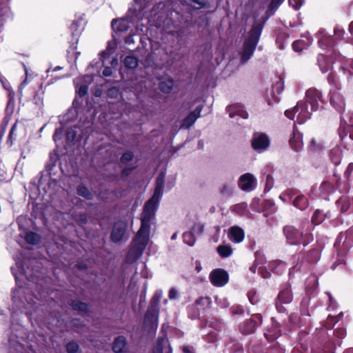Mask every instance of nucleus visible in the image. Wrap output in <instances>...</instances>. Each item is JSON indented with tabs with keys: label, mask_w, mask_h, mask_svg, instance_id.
<instances>
[{
	"label": "nucleus",
	"mask_w": 353,
	"mask_h": 353,
	"mask_svg": "<svg viewBox=\"0 0 353 353\" xmlns=\"http://www.w3.org/2000/svg\"><path fill=\"white\" fill-rule=\"evenodd\" d=\"M183 239L185 243L190 246L194 245L195 237L192 232H186L183 234Z\"/></svg>",
	"instance_id": "obj_39"
},
{
	"label": "nucleus",
	"mask_w": 353,
	"mask_h": 353,
	"mask_svg": "<svg viewBox=\"0 0 353 353\" xmlns=\"http://www.w3.org/2000/svg\"><path fill=\"white\" fill-rule=\"evenodd\" d=\"M284 79L281 77H276L272 88H284Z\"/></svg>",
	"instance_id": "obj_48"
},
{
	"label": "nucleus",
	"mask_w": 353,
	"mask_h": 353,
	"mask_svg": "<svg viewBox=\"0 0 353 353\" xmlns=\"http://www.w3.org/2000/svg\"><path fill=\"white\" fill-rule=\"evenodd\" d=\"M10 0H0V18L4 20L9 15L10 8L8 3Z\"/></svg>",
	"instance_id": "obj_32"
},
{
	"label": "nucleus",
	"mask_w": 353,
	"mask_h": 353,
	"mask_svg": "<svg viewBox=\"0 0 353 353\" xmlns=\"http://www.w3.org/2000/svg\"><path fill=\"white\" fill-rule=\"evenodd\" d=\"M26 241L27 243L31 245H38L41 241V236L36 232H28L26 235Z\"/></svg>",
	"instance_id": "obj_31"
},
{
	"label": "nucleus",
	"mask_w": 353,
	"mask_h": 353,
	"mask_svg": "<svg viewBox=\"0 0 353 353\" xmlns=\"http://www.w3.org/2000/svg\"><path fill=\"white\" fill-rule=\"evenodd\" d=\"M292 301V295L290 288L288 285L283 286L276 301V307L278 311L280 312H284L285 309L283 307V304L290 303Z\"/></svg>",
	"instance_id": "obj_6"
},
{
	"label": "nucleus",
	"mask_w": 353,
	"mask_h": 353,
	"mask_svg": "<svg viewBox=\"0 0 353 353\" xmlns=\"http://www.w3.org/2000/svg\"><path fill=\"white\" fill-rule=\"evenodd\" d=\"M274 185V179L270 174L266 176L265 190H270Z\"/></svg>",
	"instance_id": "obj_50"
},
{
	"label": "nucleus",
	"mask_w": 353,
	"mask_h": 353,
	"mask_svg": "<svg viewBox=\"0 0 353 353\" xmlns=\"http://www.w3.org/2000/svg\"><path fill=\"white\" fill-rule=\"evenodd\" d=\"M125 347V339L120 336L115 339L112 345V350L115 353H121Z\"/></svg>",
	"instance_id": "obj_26"
},
{
	"label": "nucleus",
	"mask_w": 353,
	"mask_h": 353,
	"mask_svg": "<svg viewBox=\"0 0 353 353\" xmlns=\"http://www.w3.org/2000/svg\"><path fill=\"white\" fill-rule=\"evenodd\" d=\"M283 1L284 0H272L267 10V14L272 15Z\"/></svg>",
	"instance_id": "obj_38"
},
{
	"label": "nucleus",
	"mask_w": 353,
	"mask_h": 353,
	"mask_svg": "<svg viewBox=\"0 0 353 353\" xmlns=\"http://www.w3.org/2000/svg\"><path fill=\"white\" fill-rule=\"evenodd\" d=\"M270 145L268 136L263 133H255L252 141V148L259 152L264 151Z\"/></svg>",
	"instance_id": "obj_8"
},
{
	"label": "nucleus",
	"mask_w": 353,
	"mask_h": 353,
	"mask_svg": "<svg viewBox=\"0 0 353 353\" xmlns=\"http://www.w3.org/2000/svg\"><path fill=\"white\" fill-rule=\"evenodd\" d=\"M125 43L126 44H131V43H134V35L133 34H130L129 35L128 37H127L125 39Z\"/></svg>",
	"instance_id": "obj_64"
},
{
	"label": "nucleus",
	"mask_w": 353,
	"mask_h": 353,
	"mask_svg": "<svg viewBox=\"0 0 353 353\" xmlns=\"http://www.w3.org/2000/svg\"><path fill=\"white\" fill-rule=\"evenodd\" d=\"M227 112L229 113L230 118L238 115L243 119L248 118V113L243 109V107L239 104H234L227 107Z\"/></svg>",
	"instance_id": "obj_19"
},
{
	"label": "nucleus",
	"mask_w": 353,
	"mask_h": 353,
	"mask_svg": "<svg viewBox=\"0 0 353 353\" xmlns=\"http://www.w3.org/2000/svg\"><path fill=\"white\" fill-rule=\"evenodd\" d=\"M16 125H17V123H15L13 125V126L12 127V128H11V130H10V131L9 132L8 138V140H7V143L10 144V145H12L13 144L12 137H13L15 128H16Z\"/></svg>",
	"instance_id": "obj_52"
},
{
	"label": "nucleus",
	"mask_w": 353,
	"mask_h": 353,
	"mask_svg": "<svg viewBox=\"0 0 353 353\" xmlns=\"http://www.w3.org/2000/svg\"><path fill=\"white\" fill-rule=\"evenodd\" d=\"M71 306L74 310L83 312H86L88 309V304L81 301H73L71 303Z\"/></svg>",
	"instance_id": "obj_37"
},
{
	"label": "nucleus",
	"mask_w": 353,
	"mask_h": 353,
	"mask_svg": "<svg viewBox=\"0 0 353 353\" xmlns=\"http://www.w3.org/2000/svg\"><path fill=\"white\" fill-rule=\"evenodd\" d=\"M8 250L14 261L10 270L14 277L16 288L11 292L12 312L11 314L10 334L8 340L9 353H22V325L21 314L22 306V222L21 216L16 223H12L7 230Z\"/></svg>",
	"instance_id": "obj_1"
},
{
	"label": "nucleus",
	"mask_w": 353,
	"mask_h": 353,
	"mask_svg": "<svg viewBox=\"0 0 353 353\" xmlns=\"http://www.w3.org/2000/svg\"><path fill=\"white\" fill-rule=\"evenodd\" d=\"M134 154L132 152H125L121 157V161L122 163H128L132 160Z\"/></svg>",
	"instance_id": "obj_47"
},
{
	"label": "nucleus",
	"mask_w": 353,
	"mask_h": 353,
	"mask_svg": "<svg viewBox=\"0 0 353 353\" xmlns=\"http://www.w3.org/2000/svg\"><path fill=\"white\" fill-rule=\"evenodd\" d=\"M330 102L338 112L343 113L345 109V102L343 97L339 90H333L330 92Z\"/></svg>",
	"instance_id": "obj_11"
},
{
	"label": "nucleus",
	"mask_w": 353,
	"mask_h": 353,
	"mask_svg": "<svg viewBox=\"0 0 353 353\" xmlns=\"http://www.w3.org/2000/svg\"><path fill=\"white\" fill-rule=\"evenodd\" d=\"M172 350L165 338H161L157 340L153 350V353H172Z\"/></svg>",
	"instance_id": "obj_20"
},
{
	"label": "nucleus",
	"mask_w": 353,
	"mask_h": 353,
	"mask_svg": "<svg viewBox=\"0 0 353 353\" xmlns=\"http://www.w3.org/2000/svg\"><path fill=\"white\" fill-rule=\"evenodd\" d=\"M258 327V323L254 319H250L242 322L239 327L240 332L245 335L253 334L256 327Z\"/></svg>",
	"instance_id": "obj_14"
},
{
	"label": "nucleus",
	"mask_w": 353,
	"mask_h": 353,
	"mask_svg": "<svg viewBox=\"0 0 353 353\" xmlns=\"http://www.w3.org/2000/svg\"><path fill=\"white\" fill-rule=\"evenodd\" d=\"M345 34V31L343 28L336 27L334 28V35L338 39H343Z\"/></svg>",
	"instance_id": "obj_51"
},
{
	"label": "nucleus",
	"mask_w": 353,
	"mask_h": 353,
	"mask_svg": "<svg viewBox=\"0 0 353 353\" xmlns=\"http://www.w3.org/2000/svg\"><path fill=\"white\" fill-rule=\"evenodd\" d=\"M296 109H297V112L300 110L297 116V122L299 123L302 124L311 117V112L308 111L307 105L305 103L302 101L298 102Z\"/></svg>",
	"instance_id": "obj_15"
},
{
	"label": "nucleus",
	"mask_w": 353,
	"mask_h": 353,
	"mask_svg": "<svg viewBox=\"0 0 353 353\" xmlns=\"http://www.w3.org/2000/svg\"><path fill=\"white\" fill-rule=\"evenodd\" d=\"M309 147L312 150H317L321 148L320 144L317 143L314 139H312Z\"/></svg>",
	"instance_id": "obj_56"
},
{
	"label": "nucleus",
	"mask_w": 353,
	"mask_h": 353,
	"mask_svg": "<svg viewBox=\"0 0 353 353\" xmlns=\"http://www.w3.org/2000/svg\"><path fill=\"white\" fill-rule=\"evenodd\" d=\"M293 205L301 210L306 209L309 205L307 199L303 194L297 196L293 201Z\"/></svg>",
	"instance_id": "obj_28"
},
{
	"label": "nucleus",
	"mask_w": 353,
	"mask_h": 353,
	"mask_svg": "<svg viewBox=\"0 0 353 353\" xmlns=\"http://www.w3.org/2000/svg\"><path fill=\"white\" fill-rule=\"evenodd\" d=\"M212 301L208 296L200 297L188 307V314L192 319H199L203 315L205 310L211 305Z\"/></svg>",
	"instance_id": "obj_4"
},
{
	"label": "nucleus",
	"mask_w": 353,
	"mask_h": 353,
	"mask_svg": "<svg viewBox=\"0 0 353 353\" xmlns=\"http://www.w3.org/2000/svg\"><path fill=\"white\" fill-rule=\"evenodd\" d=\"M216 250L219 254L223 258L228 257L232 253V250L229 245H219L217 247Z\"/></svg>",
	"instance_id": "obj_35"
},
{
	"label": "nucleus",
	"mask_w": 353,
	"mask_h": 353,
	"mask_svg": "<svg viewBox=\"0 0 353 353\" xmlns=\"http://www.w3.org/2000/svg\"><path fill=\"white\" fill-rule=\"evenodd\" d=\"M348 31L350 34L352 35L351 39H347V41L350 43H353V21L350 23Z\"/></svg>",
	"instance_id": "obj_63"
},
{
	"label": "nucleus",
	"mask_w": 353,
	"mask_h": 353,
	"mask_svg": "<svg viewBox=\"0 0 353 353\" xmlns=\"http://www.w3.org/2000/svg\"><path fill=\"white\" fill-rule=\"evenodd\" d=\"M178 297V292L174 288H172L169 291V298L171 299H175Z\"/></svg>",
	"instance_id": "obj_57"
},
{
	"label": "nucleus",
	"mask_w": 353,
	"mask_h": 353,
	"mask_svg": "<svg viewBox=\"0 0 353 353\" xmlns=\"http://www.w3.org/2000/svg\"><path fill=\"white\" fill-rule=\"evenodd\" d=\"M302 260L309 263H314L319 259V251L317 249H312L306 254H301Z\"/></svg>",
	"instance_id": "obj_24"
},
{
	"label": "nucleus",
	"mask_w": 353,
	"mask_h": 353,
	"mask_svg": "<svg viewBox=\"0 0 353 353\" xmlns=\"http://www.w3.org/2000/svg\"><path fill=\"white\" fill-rule=\"evenodd\" d=\"M246 207L247 205L245 203H239L234 205L232 210L238 214H243L245 212Z\"/></svg>",
	"instance_id": "obj_45"
},
{
	"label": "nucleus",
	"mask_w": 353,
	"mask_h": 353,
	"mask_svg": "<svg viewBox=\"0 0 353 353\" xmlns=\"http://www.w3.org/2000/svg\"><path fill=\"white\" fill-rule=\"evenodd\" d=\"M76 132L74 130H70L67 133V139L68 140L73 141L75 139Z\"/></svg>",
	"instance_id": "obj_61"
},
{
	"label": "nucleus",
	"mask_w": 353,
	"mask_h": 353,
	"mask_svg": "<svg viewBox=\"0 0 353 353\" xmlns=\"http://www.w3.org/2000/svg\"><path fill=\"white\" fill-rule=\"evenodd\" d=\"M77 194L79 196L84 197L88 200H92L93 199L92 193L89 190V189L86 186L83 185H80L78 186Z\"/></svg>",
	"instance_id": "obj_34"
},
{
	"label": "nucleus",
	"mask_w": 353,
	"mask_h": 353,
	"mask_svg": "<svg viewBox=\"0 0 353 353\" xmlns=\"http://www.w3.org/2000/svg\"><path fill=\"white\" fill-rule=\"evenodd\" d=\"M61 130L57 129L54 133L53 139L54 141L61 139Z\"/></svg>",
	"instance_id": "obj_60"
},
{
	"label": "nucleus",
	"mask_w": 353,
	"mask_h": 353,
	"mask_svg": "<svg viewBox=\"0 0 353 353\" xmlns=\"http://www.w3.org/2000/svg\"><path fill=\"white\" fill-rule=\"evenodd\" d=\"M245 233L242 228L239 226L230 228L228 232V238L234 243H240L244 239Z\"/></svg>",
	"instance_id": "obj_16"
},
{
	"label": "nucleus",
	"mask_w": 353,
	"mask_h": 353,
	"mask_svg": "<svg viewBox=\"0 0 353 353\" xmlns=\"http://www.w3.org/2000/svg\"><path fill=\"white\" fill-rule=\"evenodd\" d=\"M165 173L161 172L156 179V186L152 196L147 201L141 214V228L133 240L132 245L128 252L127 260L136 261L143 254L149 240L150 225L155 219L160 200L163 196Z\"/></svg>",
	"instance_id": "obj_2"
},
{
	"label": "nucleus",
	"mask_w": 353,
	"mask_h": 353,
	"mask_svg": "<svg viewBox=\"0 0 353 353\" xmlns=\"http://www.w3.org/2000/svg\"><path fill=\"white\" fill-rule=\"evenodd\" d=\"M143 0H134V10L138 11L139 13L142 12L143 10V8L142 7V1Z\"/></svg>",
	"instance_id": "obj_54"
},
{
	"label": "nucleus",
	"mask_w": 353,
	"mask_h": 353,
	"mask_svg": "<svg viewBox=\"0 0 353 353\" xmlns=\"http://www.w3.org/2000/svg\"><path fill=\"white\" fill-rule=\"evenodd\" d=\"M124 65L130 69H134L138 66V60L134 56H127L124 59Z\"/></svg>",
	"instance_id": "obj_36"
},
{
	"label": "nucleus",
	"mask_w": 353,
	"mask_h": 353,
	"mask_svg": "<svg viewBox=\"0 0 353 353\" xmlns=\"http://www.w3.org/2000/svg\"><path fill=\"white\" fill-rule=\"evenodd\" d=\"M9 100L6 108V115L10 116L14 112V101L11 92L8 94Z\"/></svg>",
	"instance_id": "obj_40"
},
{
	"label": "nucleus",
	"mask_w": 353,
	"mask_h": 353,
	"mask_svg": "<svg viewBox=\"0 0 353 353\" xmlns=\"http://www.w3.org/2000/svg\"><path fill=\"white\" fill-rule=\"evenodd\" d=\"M112 29L117 32H125L129 28V22L126 19H113L111 22Z\"/></svg>",
	"instance_id": "obj_21"
},
{
	"label": "nucleus",
	"mask_w": 353,
	"mask_h": 353,
	"mask_svg": "<svg viewBox=\"0 0 353 353\" xmlns=\"http://www.w3.org/2000/svg\"><path fill=\"white\" fill-rule=\"evenodd\" d=\"M317 62L323 73L327 72L332 68L333 61L326 55L323 54H319L317 57Z\"/></svg>",
	"instance_id": "obj_17"
},
{
	"label": "nucleus",
	"mask_w": 353,
	"mask_h": 353,
	"mask_svg": "<svg viewBox=\"0 0 353 353\" xmlns=\"http://www.w3.org/2000/svg\"><path fill=\"white\" fill-rule=\"evenodd\" d=\"M288 3L295 10H299L303 6L304 0H288Z\"/></svg>",
	"instance_id": "obj_46"
},
{
	"label": "nucleus",
	"mask_w": 353,
	"mask_h": 353,
	"mask_svg": "<svg viewBox=\"0 0 353 353\" xmlns=\"http://www.w3.org/2000/svg\"><path fill=\"white\" fill-rule=\"evenodd\" d=\"M251 319H256V322L258 323V326L262 323V316L260 314H253Z\"/></svg>",
	"instance_id": "obj_62"
},
{
	"label": "nucleus",
	"mask_w": 353,
	"mask_h": 353,
	"mask_svg": "<svg viewBox=\"0 0 353 353\" xmlns=\"http://www.w3.org/2000/svg\"><path fill=\"white\" fill-rule=\"evenodd\" d=\"M159 298L155 294L151 299L150 305L145 314V319L146 320L154 318L157 312V307L159 303Z\"/></svg>",
	"instance_id": "obj_22"
},
{
	"label": "nucleus",
	"mask_w": 353,
	"mask_h": 353,
	"mask_svg": "<svg viewBox=\"0 0 353 353\" xmlns=\"http://www.w3.org/2000/svg\"><path fill=\"white\" fill-rule=\"evenodd\" d=\"M289 143L291 148L293 150L296 152L301 150L303 148L301 134L298 132H294L292 137L290 138L289 141Z\"/></svg>",
	"instance_id": "obj_23"
},
{
	"label": "nucleus",
	"mask_w": 353,
	"mask_h": 353,
	"mask_svg": "<svg viewBox=\"0 0 353 353\" xmlns=\"http://www.w3.org/2000/svg\"><path fill=\"white\" fill-rule=\"evenodd\" d=\"M319 45L322 49L329 48L333 45V39L330 36L322 35L319 38Z\"/></svg>",
	"instance_id": "obj_30"
},
{
	"label": "nucleus",
	"mask_w": 353,
	"mask_h": 353,
	"mask_svg": "<svg viewBox=\"0 0 353 353\" xmlns=\"http://www.w3.org/2000/svg\"><path fill=\"white\" fill-rule=\"evenodd\" d=\"M108 56V53L106 52H102L100 54V58L98 59H94L89 65V68L96 69V71L98 74H99V69L101 68L104 64V59L105 57Z\"/></svg>",
	"instance_id": "obj_27"
},
{
	"label": "nucleus",
	"mask_w": 353,
	"mask_h": 353,
	"mask_svg": "<svg viewBox=\"0 0 353 353\" xmlns=\"http://www.w3.org/2000/svg\"><path fill=\"white\" fill-rule=\"evenodd\" d=\"M203 225L201 224V223H196L193 225L192 228V231L194 233H196V234H201L203 231Z\"/></svg>",
	"instance_id": "obj_49"
},
{
	"label": "nucleus",
	"mask_w": 353,
	"mask_h": 353,
	"mask_svg": "<svg viewBox=\"0 0 353 353\" xmlns=\"http://www.w3.org/2000/svg\"><path fill=\"white\" fill-rule=\"evenodd\" d=\"M283 232L287 241L291 245H298L302 243L304 246L309 243V241H304L303 232H299L298 229L292 225H285L283 228Z\"/></svg>",
	"instance_id": "obj_5"
},
{
	"label": "nucleus",
	"mask_w": 353,
	"mask_h": 353,
	"mask_svg": "<svg viewBox=\"0 0 353 353\" xmlns=\"http://www.w3.org/2000/svg\"><path fill=\"white\" fill-rule=\"evenodd\" d=\"M240 188L246 192H250L254 188L255 179L254 176L250 173L243 174L239 181Z\"/></svg>",
	"instance_id": "obj_12"
},
{
	"label": "nucleus",
	"mask_w": 353,
	"mask_h": 353,
	"mask_svg": "<svg viewBox=\"0 0 353 353\" xmlns=\"http://www.w3.org/2000/svg\"><path fill=\"white\" fill-rule=\"evenodd\" d=\"M210 279L214 285L221 287L228 282L229 276L225 270L223 269H216L210 273Z\"/></svg>",
	"instance_id": "obj_7"
},
{
	"label": "nucleus",
	"mask_w": 353,
	"mask_h": 353,
	"mask_svg": "<svg viewBox=\"0 0 353 353\" xmlns=\"http://www.w3.org/2000/svg\"><path fill=\"white\" fill-rule=\"evenodd\" d=\"M181 3L191 6L194 10H199L206 7L208 0H181Z\"/></svg>",
	"instance_id": "obj_25"
},
{
	"label": "nucleus",
	"mask_w": 353,
	"mask_h": 353,
	"mask_svg": "<svg viewBox=\"0 0 353 353\" xmlns=\"http://www.w3.org/2000/svg\"><path fill=\"white\" fill-rule=\"evenodd\" d=\"M66 350L68 353H76L79 350V345L74 341H70L67 344Z\"/></svg>",
	"instance_id": "obj_43"
},
{
	"label": "nucleus",
	"mask_w": 353,
	"mask_h": 353,
	"mask_svg": "<svg viewBox=\"0 0 353 353\" xmlns=\"http://www.w3.org/2000/svg\"><path fill=\"white\" fill-rule=\"evenodd\" d=\"M321 211L319 210H316L312 218V221L315 225H319L323 221V218L321 217Z\"/></svg>",
	"instance_id": "obj_41"
},
{
	"label": "nucleus",
	"mask_w": 353,
	"mask_h": 353,
	"mask_svg": "<svg viewBox=\"0 0 353 353\" xmlns=\"http://www.w3.org/2000/svg\"><path fill=\"white\" fill-rule=\"evenodd\" d=\"M112 73L113 70L111 67H105L102 72L103 76L105 77H111Z\"/></svg>",
	"instance_id": "obj_55"
},
{
	"label": "nucleus",
	"mask_w": 353,
	"mask_h": 353,
	"mask_svg": "<svg viewBox=\"0 0 353 353\" xmlns=\"http://www.w3.org/2000/svg\"><path fill=\"white\" fill-rule=\"evenodd\" d=\"M77 221L80 224H84L87 222V216L85 214H81L79 215V218L77 219Z\"/></svg>",
	"instance_id": "obj_59"
},
{
	"label": "nucleus",
	"mask_w": 353,
	"mask_h": 353,
	"mask_svg": "<svg viewBox=\"0 0 353 353\" xmlns=\"http://www.w3.org/2000/svg\"><path fill=\"white\" fill-rule=\"evenodd\" d=\"M173 86H174V81L170 79V78H168L166 81H161L159 83V88H168V89H170V88H173Z\"/></svg>",
	"instance_id": "obj_44"
},
{
	"label": "nucleus",
	"mask_w": 353,
	"mask_h": 353,
	"mask_svg": "<svg viewBox=\"0 0 353 353\" xmlns=\"http://www.w3.org/2000/svg\"><path fill=\"white\" fill-rule=\"evenodd\" d=\"M126 223L123 221H117L114 223L111 233V239L113 242H120L125 233Z\"/></svg>",
	"instance_id": "obj_10"
},
{
	"label": "nucleus",
	"mask_w": 353,
	"mask_h": 353,
	"mask_svg": "<svg viewBox=\"0 0 353 353\" xmlns=\"http://www.w3.org/2000/svg\"><path fill=\"white\" fill-rule=\"evenodd\" d=\"M296 112H297V109H296V106H295L292 110H285V115L290 119H293L294 118V114Z\"/></svg>",
	"instance_id": "obj_53"
},
{
	"label": "nucleus",
	"mask_w": 353,
	"mask_h": 353,
	"mask_svg": "<svg viewBox=\"0 0 353 353\" xmlns=\"http://www.w3.org/2000/svg\"><path fill=\"white\" fill-rule=\"evenodd\" d=\"M23 69L26 73V79H23V86L27 85L28 83L33 81L34 79L38 80L39 77L37 74L30 69H27L23 65Z\"/></svg>",
	"instance_id": "obj_33"
},
{
	"label": "nucleus",
	"mask_w": 353,
	"mask_h": 353,
	"mask_svg": "<svg viewBox=\"0 0 353 353\" xmlns=\"http://www.w3.org/2000/svg\"><path fill=\"white\" fill-rule=\"evenodd\" d=\"M339 154V150L337 148L333 149L330 151L331 159L335 165H338L341 162L340 157L338 156Z\"/></svg>",
	"instance_id": "obj_42"
},
{
	"label": "nucleus",
	"mask_w": 353,
	"mask_h": 353,
	"mask_svg": "<svg viewBox=\"0 0 353 353\" xmlns=\"http://www.w3.org/2000/svg\"><path fill=\"white\" fill-rule=\"evenodd\" d=\"M94 77L92 74H85L77 77L74 79L75 88H88L89 85L93 82Z\"/></svg>",
	"instance_id": "obj_18"
},
{
	"label": "nucleus",
	"mask_w": 353,
	"mask_h": 353,
	"mask_svg": "<svg viewBox=\"0 0 353 353\" xmlns=\"http://www.w3.org/2000/svg\"><path fill=\"white\" fill-rule=\"evenodd\" d=\"M306 101L311 105L312 111L319 108V101H322V96L319 90H307L305 92Z\"/></svg>",
	"instance_id": "obj_9"
},
{
	"label": "nucleus",
	"mask_w": 353,
	"mask_h": 353,
	"mask_svg": "<svg viewBox=\"0 0 353 353\" xmlns=\"http://www.w3.org/2000/svg\"><path fill=\"white\" fill-rule=\"evenodd\" d=\"M352 172H353V163H350L348 165L347 168L345 172V176L348 179L350 176Z\"/></svg>",
	"instance_id": "obj_58"
},
{
	"label": "nucleus",
	"mask_w": 353,
	"mask_h": 353,
	"mask_svg": "<svg viewBox=\"0 0 353 353\" xmlns=\"http://www.w3.org/2000/svg\"><path fill=\"white\" fill-rule=\"evenodd\" d=\"M312 40L310 38L307 39V41H305L304 40H296L292 43V48L296 52H301L304 49H306L308 46L311 45Z\"/></svg>",
	"instance_id": "obj_29"
},
{
	"label": "nucleus",
	"mask_w": 353,
	"mask_h": 353,
	"mask_svg": "<svg viewBox=\"0 0 353 353\" xmlns=\"http://www.w3.org/2000/svg\"><path fill=\"white\" fill-rule=\"evenodd\" d=\"M203 109L202 105L198 106L194 111L191 112L182 121L181 128H190L200 117L201 110Z\"/></svg>",
	"instance_id": "obj_13"
},
{
	"label": "nucleus",
	"mask_w": 353,
	"mask_h": 353,
	"mask_svg": "<svg viewBox=\"0 0 353 353\" xmlns=\"http://www.w3.org/2000/svg\"><path fill=\"white\" fill-rule=\"evenodd\" d=\"M262 31V26H254L249 32L248 39L243 43L241 54V63L245 64L253 56L259 43Z\"/></svg>",
	"instance_id": "obj_3"
}]
</instances>
